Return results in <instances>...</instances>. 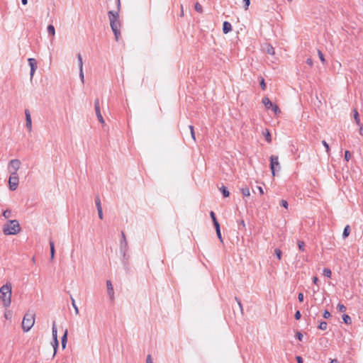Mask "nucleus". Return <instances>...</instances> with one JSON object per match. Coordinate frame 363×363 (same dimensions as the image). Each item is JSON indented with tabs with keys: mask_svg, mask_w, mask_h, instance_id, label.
Returning <instances> with one entry per match:
<instances>
[{
	"mask_svg": "<svg viewBox=\"0 0 363 363\" xmlns=\"http://www.w3.org/2000/svg\"><path fill=\"white\" fill-rule=\"evenodd\" d=\"M117 10L109 11L108 16L110 21L111 30L115 35L116 40L118 41L121 37V21L119 20V11L121 9V0H116Z\"/></svg>",
	"mask_w": 363,
	"mask_h": 363,
	"instance_id": "nucleus-1",
	"label": "nucleus"
},
{
	"mask_svg": "<svg viewBox=\"0 0 363 363\" xmlns=\"http://www.w3.org/2000/svg\"><path fill=\"white\" fill-rule=\"evenodd\" d=\"M12 285L7 282L0 288V299L4 308H9L11 303Z\"/></svg>",
	"mask_w": 363,
	"mask_h": 363,
	"instance_id": "nucleus-2",
	"label": "nucleus"
},
{
	"mask_svg": "<svg viewBox=\"0 0 363 363\" xmlns=\"http://www.w3.org/2000/svg\"><path fill=\"white\" fill-rule=\"evenodd\" d=\"M21 230L19 223L16 220H8L3 227V232L6 235H16Z\"/></svg>",
	"mask_w": 363,
	"mask_h": 363,
	"instance_id": "nucleus-3",
	"label": "nucleus"
},
{
	"mask_svg": "<svg viewBox=\"0 0 363 363\" xmlns=\"http://www.w3.org/2000/svg\"><path fill=\"white\" fill-rule=\"evenodd\" d=\"M128 250V242L126 240L125 235L123 231L121 232V240L120 242V252L122 255L124 259V265H128L127 261L129 258V256L127 255V252Z\"/></svg>",
	"mask_w": 363,
	"mask_h": 363,
	"instance_id": "nucleus-4",
	"label": "nucleus"
},
{
	"mask_svg": "<svg viewBox=\"0 0 363 363\" xmlns=\"http://www.w3.org/2000/svg\"><path fill=\"white\" fill-rule=\"evenodd\" d=\"M35 323V315L27 313L25 314L22 321V329L24 332H28Z\"/></svg>",
	"mask_w": 363,
	"mask_h": 363,
	"instance_id": "nucleus-5",
	"label": "nucleus"
},
{
	"mask_svg": "<svg viewBox=\"0 0 363 363\" xmlns=\"http://www.w3.org/2000/svg\"><path fill=\"white\" fill-rule=\"evenodd\" d=\"M19 179L17 172H11L9 179V189L11 191H15L18 185Z\"/></svg>",
	"mask_w": 363,
	"mask_h": 363,
	"instance_id": "nucleus-6",
	"label": "nucleus"
},
{
	"mask_svg": "<svg viewBox=\"0 0 363 363\" xmlns=\"http://www.w3.org/2000/svg\"><path fill=\"white\" fill-rule=\"evenodd\" d=\"M270 169L273 176H275V172L279 171L281 169L280 164L279 162V157L276 155H272L270 157Z\"/></svg>",
	"mask_w": 363,
	"mask_h": 363,
	"instance_id": "nucleus-7",
	"label": "nucleus"
},
{
	"mask_svg": "<svg viewBox=\"0 0 363 363\" xmlns=\"http://www.w3.org/2000/svg\"><path fill=\"white\" fill-rule=\"evenodd\" d=\"M52 337H53V340H54L53 347H54V355H55L57 352V350L58 348V345H59L58 340H57V327H56L55 322L52 324Z\"/></svg>",
	"mask_w": 363,
	"mask_h": 363,
	"instance_id": "nucleus-8",
	"label": "nucleus"
},
{
	"mask_svg": "<svg viewBox=\"0 0 363 363\" xmlns=\"http://www.w3.org/2000/svg\"><path fill=\"white\" fill-rule=\"evenodd\" d=\"M94 109H95L96 115L97 116V118H98L99 121L101 124H104L105 123V121H104V118H103V116H102V115L101 113L100 104H99V99H96L94 101Z\"/></svg>",
	"mask_w": 363,
	"mask_h": 363,
	"instance_id": "nucleus-9",
	"label": "nucleus"
},
{
	"mask_svg": "<svg viewBox=\"0 0 363 363\" xmlns=\"http://www.w3.org/2000/svg\"><path fill=\"white\" fill-rule=\"evenodd\" d=\"M28 62L29 66L30 67V79H32L33 77L34 73L38 68L37 62L34 58H28Z\"/></svg>",
	"mask_w": 363,
	"mask_h": 363,
	"instance_id": "nucleus-10",
	"label": "nucleus"
},
{
	"mask_svg": "<svg viewBox=\"0 0 363 363\" xmlns=\"http://www.w3.org/2000/svg\"><path fill=\"white\" fill-rule=\"evenodd\" d=\"M21 166V162L19 160L14 159L11 160L9 162V168L13 171L11 172H17Z\"/></svg>",
	"mask_w": 363,
	"mask_h": 363,
	"instance_id": "nucleus-11",
	"label": "nucleus"
},
{
	"mask_svg": "<svg viewBox=\"0 0 363 363\" xmlns=\"http://www.w3.org/2000/svg\"><path fill=\"white\" fill-rule=\"evenodd\" d=\"M25 115H26V126L28 129L29 131H31L32 130V121H31V117L30 114L28 110L25 111Z\"/></svg>",
	"mask_w": 363,
	"mask_h": 363,
	"instance_id": "nucleus-12",
	"label": "nucleus"
},
{
	"mask_svg": "<svg viewBox=\"0 0 363 363\" xmlns=\"http://www.w3.org/2000/svg\"><path fill=\"white\" fill-rule=\"evenodd\" d=\"M106 286H107L108 294L111 300H113L114 298V291H113V285H112V283L111 281H109V280L106 281Z\"/></svg>",
	"mask_w": 363,
	"mask_h": 363,
	"instance_id": "nucleus-13",
	"label": "nucleus"
},
{
	"mask_svg": "<svg viewBox=\"0 0 363 363\" xmlns=\"http://www.w3.org/2000/svg\"><path fill=\"white\" fill-rule=\"evenodd\" d=\"M263 49L269 55H274L275 54L274 48L270 44L264 45Z\"/></svg>",
	"mask_w": 363,
	"mask_h": 363,
	"instance_id": "nucleus-14",
	"label": "nucleus"
},
{
	"mask_svg": "<svg viewBox=\"0 0 363 363\" xmlns=\"http://www.w3.org/2000/svg\"><path fill=\"white\" fill-rule=\"evenodd\" d=\"M232 30V26L231 24L228 21H224L223 24V32L225 34L228 33L230 31Z\"/></svg>",
	"mask_w": 363,
	"mask_h": 363,
	"instance_id": "nucleus-15",
	"label": "nucleus"
},
{
	"mask_svg": "<svg viewBox=\"0 0 363 363\" xmlns=\"http://www.w3.org/2000/svg\"><path fill=\"white\" fill-rule=\"evenodd\" d=\"M50 247V260L52 261L55 257V243L52 240H50L49 242Z\"/></svg>",
	"mask_w": 363,
	"mask_h": 363,
	"instance_id": "nucleus-16",
	"label": "nucleus"
},
{
	"mask_svg": "<svg viewBox=\"0 0 363 363\" xmlns=\"http://www.w3.org/2000/svg\"><path fill=\"white\" fill-rule=\"evenodd\" d=\"M262 103L267 109H270L272 105L274 104L267 97H264L262 99Z\"/></svg>",
	"mask_w": 363,
	"mask_h": 363,
	"instance_id": "nucleus-17",
	"label": "nucleus"
},
{
	"mask_svg": "<svg viewBox=\"0 0 363 363\" xmlns=\"http://www.w3.org/2000/svg\"><path fill=\"white\" fill-rule=\"evenodd\" d=\"M67 342V330H65L64 335H62L61 338V344L62 349H65L66 347Z\"/></svg>",
	"mask_w": 363,
	"mask_h": 363,
	"instance_id": "nucleus-18",
	"label": "nucleus"
},
{
	"mask_svg": "<svg viewBox=\"0 0 363 363\" xmlns=\"http://www.w3.org/2000/svg\"><path fill=\"white\" fill-rule=\"evenodd\" d=\"M350 231H351L350 226L349 225H347L345 227L343 233H342V238L345 239L346 238H347L350 233Z\"/></svg>",
	"mask_w": 363,
	"mask_h": 363,
	"instance_id": "nucleus-19",
	"label": "nucleus"
},
{
	"mask_svg": "<svg viewBox=\"0 0 363 363\" xmlns=\"http://www.w3.org/2000/svg\"><path fill=\"white\" fill-rule=\"evenodd\" d=\"M353 113H354V121H355L356 124L360 125L361 123H360L359 116V113L357 111V109L353 110Z\"/></svg>",
	"mask_w": 363,
	"mask_h": 363,
	"instance_id": "nucleus-20",
	"label": "nucleus"
},
{
	"mask_svg": "<svg viewBox=\"0 0 363 363\" xmlns=\"http://www.w3.org/2000/svg\"><path fill=\"white\" fill-rule=\"evenodd\" d=\"M47 30L49 35H52V37L55 35V27L52 25H49L47 28Z\"/></svg>",
	"mask_w": 363,
	"mask_h": 363,
	"instance_id": "nucleus-21",
	"label": "nucleus"
},
{
	"mask_svg": "<svg viewBox=\"0 0 363 363\" xmlns=\"http://www.w3.org/2000/svg\"><path fill=\"white\" fill-rule=\"evenodd\" d=\"M220 191L222 192L223 195L224 197H228L230 195V192L228 190L227 187L224 186H222L220 188Z\"/></svg>",
	"mask_w": 363,
	"mask_h": 363,
	"instance_id": "nucleus-22",
	"label": "nucleus"
},
{
	"mask_svg": "<svg viewBox=\"0 0 363 363\" xmlns=\"http://www.w3.org/2000/svg\"><path fill=\"white\" fill-rule=\"evenodd\" d=\"M342 320H343L344 323L347 324V325L352 323L351 318L348 315H347V314H343L342 315Z\"/></svg>",
	"mask_w": 363,
	"mask_h": 363,
	"instance_id": "nucleus-23",
	"label": "nucleus"
},
{
	"mask_svg": "<svg viewBox=\"0 0 363 363\" xmlns=\"http://www.w3.org/2000/svg\"><path fill=\"white\" fill-rule=\"evenodd\" d=\"M327 327L328 323L325 321H320L318 326V328L322 330H325L327 329Z\"/></svg>",
	"mask_w": 363,
	"mask_h": 363,
	"instance_id": "nucleus-24",
	"label": "nucleus"
},
{
	"mask_svg": "<svg viewBox=\"0 0 363 363\" xmlns=\"http://www.w3.org/2000/svg\"><path fill=\"white\" fill-rule=\"evenodd\" d=\"M264 136L265 140L269 143H270L272 142V136L268 130H266V132L264 133Z\"/></svg>",
	"mask_w": 363,
	"mask_h": 363,
	"instance_id": "nucleus-25",
	"label": "nucleus"
},
{
	"mask_svg": "<svg viewBox=\"0 0 363 363\" xmlns=\"http://www.w3.org/2000/svg\"><path fill=\"white\" fill-rule=\"evenodd\" d=\"M241 192H242V194L244 196H250V189L247 187L242 188L241 189Z\"/></svg>",
	"mask_w": 363,
	"mask_h": 363,
	"instance_id": "nucleus-26",
	"label": "nucleus"
},
{
	"mask_svg": "<svg viewBox=\"0 0 363 363\" xmlns=\"http://www.w3.org/2000/svg\"><path fill=\"white\" fill-rule=\"evenodd\" d=\"M323 274L324 276L328 277V278H330L331 277V275H332V272L330 269L328 268H325L323 271Z\"/></svg>",
	"mask_w": 363,
	"mask_h": 363,
	"instance_id": "nucleus-27",
	"label": "nucleus"
},
{
	"mask_svg": "<svg viewBox=\"0 0 363 363\" xmlns=\"http://www.w3.org/2000/svg\"><path fill=\"white\" fill-rule=\"evenodd\" d=\"M194 9L199 13H202L203 12L202 6L199 3H198V2L195 4Z\"/></svg>",
	"mask_w": 363,
	"mask_h": 363,
	"instance_id": "nucleus-28",
	"label": "nucleus"
},
{
	"mask_svg": "<svg viewBox=\"0 0 363 363\" xmlns=\"http://www.w3.org/2000/svg\"><path fill=\"white\" fill-rule=\"evenodd\" d=\"M78 63H79V68L81 69V65H82V69H83V60L81 54H77V55Z\"/></svg>",
	"mask_w": 363,
	"mask_h": 363,
	"instance_id": "nucleus-29",
	"label": "nucleus"
},
{
	"mask_svg": "<svg viewBox=\"0 0 363 363\" xmlns=\"http://www.w3.org/2000/svg\"><path fill=\"white\" fill-rule=\"evenodd\" d=\"M298 249L303 252L305 250V242L303 241H301V240H298Z\"/></svg>",
	"mask_w": 363,
	"mask_h": 363,
	"instance_id": "nucleus-30",
	"label": "nucleus"
},
{
	"mask_svg": "<svg viewBox=\"0 0 363 363\" xmlns=\"http://www.w3.org/2000/svg\"><path fill=\"white\" fill-rule=\"evenodd\" d=\"M71 301H72V305L73 308H74L75 313L77 315L79 314V309L77 306L76 305L74 299L71 296Z\"/></svg>",
	"mask_w": 363,
	"mask_h": 363,
	"instance_id": "nucleus-31",
	"label": "nucleus"
},
{
	"mask_svg": "<svg viewBox=\"0 0 363 363\" xmlns=\"http://www.w3.org/2000/svg\"><path fill=\"white\" fill-rule=\"evenodd\" d=\"M318 57H319V58H320V61H321L323 64H325V57H324L323 54L322 53V52H321L320 50H318Z\"/></svg>",
	"mask_w": 363,
	"mask_h": 363,
	"instance_id": "nucleus-32",
	"label": "nucleus"
},
{
	"mask_svg": "<svg viewBox=\"0 0 363 363\" xmlns=\"http://www.w3.org/2000/svg\"><path fill=\"white\" fill-rule=\"evenodd\" d=\"M274 253H275L276 256L277 257V258L280 260L281 259V255H282L281 250L276 248L274 250Z\"/></svg>",
	"mask_w": 363,
	"mask_h": 363,
	"instance_id": "nucleus-33",
	"label": "nucleus"
},
{
	"mask_svg": "<svg viewBox=\"0 0 363 363\" xmlns=\"http://www.w3.org/2000/svg\"><path fill=\"white\" fill-rule=\"evenodd\" d=\"M271 109L275 113H280V109L279 108V106L277 105V104H273L272 106L271 107Z\"/></svg>",
	"mask_w": 363,
	"mask_h": 363,
	"instance_id": "nucleus-34",
	"label": "nucleus"
},
{
	"mask_svg": "<svg viewBox=\"0 0 363 363\" xmlns=\"http://www.w3.org/2000/svg\"><path fill=\"white\" fill-rule=\"evenodd\" d=\"M337 308L340 312H345L346 311V307L342 303H338Z\"/></svg>",
	"mask_w": 363,
	"mask_h": 363,
	"instance_id": "nucleus-35",
	"label": "nucleus"
},
{
	"mask_svg": "<svg viewBox=\"0 0 363 363\" xmlns=\"http://www.w3.org/2000/svg\"><path fill=\"white\" fill-rule=\"evenodd\" d=\"M189 128L190 132H191V138L195 141L196 140V138H195V133H194V126L190 125H189Z\"/></svg>",
	"mask_w": 363,
	"mask_h": 363,
	"instance_id": "nucleus-36",
	"label": "nucleus"
},
{
	"mask_svg": "<svg viewBox=\"0 0 363 363\" xmlns=\"http://www.w3.org/2000/svg\"><path fill=\"white\" fill-rule=\"evenodd\" d=\"M95 203H96V208L97 209L102 208L101 204V201H100V199H99V196H96V200H95Z\"/></svg>",
	"mask_w": 363,
	"mask_h": 363,
	"instance_id": "nucleus-37",
	"label": "nucleus"
},
{
	"mask_svg": "<svg viewBox=\"0 0 363 363\" xmlns=\"http://www.w3.org/2000/svg\"><path fill=\"white\" fill-rule=\"evenodd\" d=\"M95 203H96V208L97 209L102 208L101 204V201H100V199H99V196H96V200H95Z\"/></svg>",
	"mask_w": 363,
	"mask_h": 363,
	"instance_id": "nucleus-38",
	"label": "nucleus"
},
{
	"mask_svg": "<svg viewBox=\"0 0 363 363\" xmlns=\"http://www.w3.org/2000/svg\"><path fill=\"white\" fill-rule=\"evenodd\" d=\"M351 157H352V155H351L350 152L349 150H346L345 152V160L346 161H349L350 159L351 158Z\"/></svg>",
	"mask_w": 363,
	"mask_h": 363,
	"instance_id": "nucleus-39",
	"label": "nucleus"
},
{
	"mask_svg": "<svg viewBox=\"0 0 363 363\" xmlns=\"http://www.w3.org/2000/svg\"><path fill=\"white\" fill-rule=\"evenodd\" d=\"M322 144L325 147V150H326L327 153L329 154L330 153V150L329 145L327 143V142L325 140H323L322 141Z\"/></svg>",
	"mask_w": 363,
	"mask_h": 363,
	"instance_id": "nucleus-40",
	"label": "nucleus"
},
{
	"mask_svg": "<svg viewBox=\"0 0 363 363\" xmlns=\"http://www.w3.org/2000/svg\"><path fill=\"white\" fill-rule=\"evenodd\" d=\"M280 205H281V206H283L284 208H285L286 209H287V208H288V206H289L288 202H287V201H286V200H284V199H281V201H280Z\"/></svg>",
	"mask_w": 363,
	"mask_h": 363,
	"instance_id": "nucleus-41",
	"label": "nucleus"
},
{
	"mask_svg": "<svg viewBox=\"0 0 363 363\" xmlns=\"http://www.w3.org/2000/svg\"><path fill=\"white\" fill-rule=\"evenodd\" d=\"M79 77H80V79H81L82 84H84V75L83 69H82V68L79 69Z\"/></svg>",
	"mask_w": 363,
	"mask_h": 363,
	"instance_id": "nucleus-42",
	"label": "nucleus"
},
{
	"mask_svg": "<svg viewBox=\"0 0 363 363\" xmlns=\"http://www.w3.org/2000/svg\"><path fill=\"white\" fill-rule=\"evenodd\" d=\"M11 211L10 210H6L4 211L3 213V216L7 218H9L11 216Z\"/></svg>",
	"mask_w": 363,
	"mask_h": 363,
	"instance_id": "nucleus-43",
	"label": "nucleus"
},
{
	"mask_svg": "<svg viewBox=\"0 0 363 363\" xmlns=\"http://www.w3.org/2000/svg\"><path fill=\"white\" fill-rule=\"evenodd\" d=\"M323 316L324 318L328 319L329 318H330L331 315L328 311L325 310L323 314Z\"/></svg>",
	"mask_w": 363,
	"mask_h": 363,
	"instance_id": "nucleus-44",
	"label": "nucleus"
},
{
	"mask_svg": "<svg viewBox=\"0 0 363 363\" xmlns=\"http://www.w3.org/2000/svg\"><path fill=\"white\" fill-rule=\"evenodd\" d=\"M243 3L245 9L247 10L250 4V0H243Z\"/></svg>",
	"mask_w": 363,
	"mask_h": 363,
	"instance_id": "nucleus-45",
	"label": "nucleus"
},
{
	"mask_svg": "<svg viewBox=\"0 0 363 363\" xmlns=\"http://www.w3.org/2000/svg\"><path fill=\"white\" fill-rule=\"evenodd\" d=\"M213 223L215 227L216 231L220 230V224L218 222V220H215V222H213Z\"/></svg>",
	"mask_w": 363,
	"mask_h": 363,
	"instance_id": "nucleus-46",
	"label": "nucleus"
},
{
	"mask_svg": "<svg viewBox=\"0 0 363 363\" xmlns=\"http://www.w3.org/2000/svg\"><path fill=\"white\" fill-rule=\"evenodd\" d=\"M296 338L298 340L302 341V340H303V335H302V333L301 332H298V331L296 332Z\"/></svg>",
	"mask_w": 363,
	"mask_h": 363,
	"instance_id": "nucleus-47",
	"label": "nucleus"
},
{
	"mask_svg": "<svg viewBox=\"0 0 363 363\" xmlns=\"http://www.w3.org/2000/svg\"><path fill=\"white\" fill-rule=\"evenodd\" d=\"M210 216L212 219L213 223L215 222V220H217V218L216 217V214L213 211L210 212Z\"/></svg>",
	"mask_w": 363,
	"mask_h": 363,
	"instance_id": "nucleus-48",
	"label": "nucleus"
},
{
	"mask_svg": "<svg viewBox=\"0 0 363 363\" xmlns=\"http://www.w3.org/2000/svg\"><path fill=\"white\" fill-rule=\"evenodd\" d=\"M301 312L299 311H297L295 313L294 318H296V320H299L301 318Z\"/></svg>",
	"mask_w": 363,
	"mask_h": 363,
	"instance_id": "nucleus-49",
	"label": "nucleus"
},
{
	"mask_svg": "<svg viewBox=\"0 0 363 363\" xmlns=\"http://www.w3.org/2000/svg\"><path fill=\"white\" fill-rule=\"evenodd\" d=\"M97 211H98L99 218L102 220L104 218L102 208L97 209Z\"/></svg>",
	"mask_w": 363,
	"mask_h": 363,
	"instance_id": "nucleus-50",
	"label": "nucleus"
},
{
	"mask_svg": "<svg viewBox=\"0 0 363 363\" xmlns=\"http://www.w3.org/2000/svg\"><path fill=\"white\" fill-rule=\"evenodd\" d=\"M260 86H261L262 89H263V90H264L266 89V84H265L264 79H262V81L260 82Z\"/></svg>",
	"mask_w": 363,
	"mask_h": 363,
	"instance_id": "nucleus-51",
	"label": "nucleus"
},
{
	"mask_svg": "<svg viewBox=\"0 0 363 363\" xmlns=\"http://www.w3.org/2000/svg\"><path fill=\"white\" fill-rule=\"evenodd\" d=\"M216 235H217L218 238L219 239V240H220V242H223V238H222V235H221L220 230H218V231H216Z\"/></svg>",
	"mask_w": 363,
	"mask_h": 363,
	"instance_id": "nucleus-52",
	"label": "nucleus"
},
{
	"mask_svg": "<svg viewBox=\"0 0 363 363\" xmlns=\"http://www.w3.org/2000/svg\"><path fill=\"white\" fill-rule=\"evenodd\" d=\"M306 63L310 66V67H312L313 65V60L311 58H308L306 60Z\"/></svg>",
	"mask_w": 363,
	"mask_h": 363,
	"instance_id": "nucleus-53",
	"label": "nucleus"
},
{
	"mask_svg": "<svg viewBox=\"0 0 363 363\" xmlns=\"http://www.w3.org/2000/svg\"><path fill=\"white\" fill-rule=\"evenodd\" d=\"M298 299L300 302L303 301V294L302 293L298 294Z\"/></svg>",
	"mask_w": 363,
	"mask_h": 363,
	"instance_id": "nucleus-54",
	"label": "nucleus"
},
{
	"mask_svg": "<svg viewBox=\"0 0 363 363\" xmlns=\"http://www.w3.org/2000/svg\"><path fill=\"white\" fill-rule=\"evenodd\" d=\"M297 363H303V358L301 356H297L296 357Z\"/></svg>",
	"mask_w": 363,
	"mask_h": 363,
	"instance_id": "nucleus-55",
	"label": "nucleus"
},
{
	"mask_svg": "<svg viewBox=\"0 0 363 363\" xmlns=\"http://www.w3.org/2000/svg\"><path fill=\"white\" fill-rule=\"evenodd\" d=\"M146 363H153L150 354H148L146 359Z\"/></svg>",
	"mask_w": 363,
	"mask_h": 363,
	"instance_id": "nucleus-56",
	"label": "nucleus"
},
{
	"mask_svg": "<svg viewBox=\"0 0 363 363\" xmlns=\"http://www.w3.org/2000/svg\"><path fill=\"white\" fill-rule=\"evenodd\" d=\"M235 300L237 301L238 304L241 311H242V303H241L240 300H239L237 297H235Z\"/></svg>",
	"mask_w": 363,
	"mask_h": 363,
	"instance_id": "nucleus-57",
	"label": "nucleus"
},
{
	"mask_svg": "<svg viewBox=\"0 0 363 363\" xmlns=\"http://www.w3.org/2000/svg\"><path fill=\"white\" fill-rule=\"evenodd\" d=\"M359 126V134L363 136V124L358 125Z\"/></svg>",
	"mask_w": 363,
	"mask_h": 363,
	"instance_id": "nucleus-58",
	"label": "nucleus"
},
{
	"mask_svg": "<svg viewBox=\"0 0 363 363\" xmlns=\"http://www.w3.org/2000/svg\"><path fill=\"white\" fill-rule=\"evenodd\" d=\"M257 189L261 195L264 194L263 189L261 186H257Z\"/></svg>",
	"mask_w": 363,
	"mask_h": 363,
	"instance_id": "nucleus-59",
	"label": "nucleus"
},
{
	"mask_svg": "<svg viewBox=\"0 0 363 363\" xmlns=\"http://www.w3.org/2000/svg\"><path fill=\"white\" fill-rule=\"evenodd\" d=\"M313 282L315 284H318V279L317 277H313Z\"/></svg>",
	"mask_w": 363,
	"mask_h": 363,
	"instance_id": "nucleus-60",
	"label": "nucleus"
},
{
	"mask_svg": "<svg viewBox=\"0 0 363 363\" xmlns=\"http://www.w3.org/2000/svg\"><path fill=\"white\" fill-rule=\"evenodd\" d=\"M330 363H340L337 359H332Z\"/></svg>",
	"mask_w": 363,
	"mask_h": 363,
	"instance_id": "nucleus-61",
	"label": "nucleus"
},
{
	"mask_svg": "<svg viewBox=\"0 0 363 363\" xmlns=\"http://www.w3.org/2000/svg\"><path fill=\"white\" fill-rule=\"evenodd\" d=\"M21 2L23 5H26L28 4V0H21Z\"/></svg>",
	"mask_w": 363,
	"mask_h": 363,
	"instance_id": "nucleus-62",
	"label": "nucleus"
},
{
	"mask_svg": "<svg viewBox=\"0 0 363 363\" xmlns=\"http://www.w3.org/2000/svg\"><path fill=\"white\" fill-rule=\"evenodd\" d=\"M240 225H242L243 227L245 226V221L243 220H242L240 223Z\"/></svg>",
	"mask_w": 363,
	"mask_h": 363,
	"instance_id": "nucleus-63",
	"label": "nucleus"
},
{
	"mask_svg": "<svg viewBox=\"0 0 363 363\" xmlns=\"http://www.w3.org/2000/svg\"><path fill=\"white\" fill-rule=\"evenodd\" d=\"M5 318H9V315L6 313H5Z\"/></svg>",
	"mask_w": 363,
	"mask_h": 363,
	"instance_id": "nucleus-64",
	"label": "nucleus"
}]
</instances>
